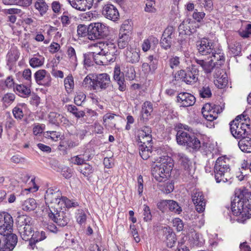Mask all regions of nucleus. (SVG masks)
<instances>
[{
  "mask_svg": "<svg viewBox=\"0 0 251 251\" xmlns=\"http://www.w3.org/2000/svg\"><path fill=\"white\" fill-rule=\"evenodd\" d=\"M71 6L81 11L90 9L93 6L94 0H69Z\"/></svg>",
  "mask_w": 251,
  "mask_h": 251,
  "instance_id": "nucleus-21",
  "label": "nucleus"
},
{
  "mask_svg": "<svg viewBox=\"0 0 251 251\" xmlns=\"http://www.w3.org/2000/svg\"><path fill=\"white\" fill-rule=\"evenodd\" d=\"M48 215L50 220L60 226H66L70 221L69 214L62 211L60 206H51L48 211Z\"/></svg>",
  "mask_w": 251,
  "mask_h": 251,
  "instance_id": "nucleus-7",
  "label": "nucleus"
},
{
  "mask_svg": "<svg viewBox=\"0 0 251 251\" xmlns=\"http://www.w3.org/2000/svg\"><path fill=\"white\" fill-rule=\"evenodd\" d=\"M50 123L56 126L62 125L65 126H69L70 122L65 116L56 112H50L48 116Z\"/></svg>",
  "mask_w": 251,
  "mask_h": 251,
  "instance_id": "nucleus-20",
  "label": "nucleus"
},
{
  "mask_svg": "<svg viewBox=\"0 0 251 251\" xmlns=\"http://www.w3.org/2000/svg\"><path fill=\"white\" fill-rule=\"evenodd\" d=\"M86 95L82 92L78 93L74 98V102L78 106L81 105L82 103L85 100Z\"/></svg>",
  "mask_w": 251,
  "mask_h": 251,
  "instance_id": "nucleus-60",
  "label": "nucleus"
},
{
  "mask_svg": "<svg viewBox=\"0 0 251 251\" xmlns=\"http://www.w3.org/2000/svg\"><path fill=\"white\" fill-rule=\"evenodd\" d=\"M12 113L14 118L17 120H21L24 117V112L21 104L15 107L12 110Z\"/></svg>",
  "mask_w": 251,
  "mask_h": 251,
  "instance_id": "nucleus-53",
  "label": "nucleus"
},
{
  "mask_svg": "<svg viewBox=\"0 0 251 251\" xmlns=\"http://www.w3.org/2000/svg\"><path fill=\"white\" fill-rule=\"evenodd\" d=\"M219 106V105L213 104L211 103H207L205 104L201 110V112L203 117L208 116V112L210 113L211 111H214V108L216 106ZM211 116L209 115L208 118H211Z\"/></svg>",
  "mask_w": 251,
  "mask_h": 251,
  "instance_id": "nucleus-46",
  "label": "nucleus"
},
{
  "mask_svg": "<svg viewBox=\"0 0 251 251\" xmlns=\"http://www.w3.org/2000/svg\"><path fill=\"white\" fill-rule=\"evenodd\" d=\"M125 55L126 61L132 64L138 62L140 60L139 52L136 49L127 48L125 52Z\"/></svg>",
  "mask_w": 251,
  "mask_h": 251,
  "instance_id": "nucleus-26",
  "label": "nucleus"
},
{
  "mask_svg": "<svg viewBox=\"0 0 251 251\" xmlns=\"http://www.w3.org/2000/svg\"><path fill=\"white\" fill-rule=\"evenodd\" d=\"M153 111V106L150 101H145L142 107V116L140 118V121L143 123L147 122L149 117L151 116V113Z\"/></svg>",
  "mask_w": 251,
  "mask_h": 251,
  "instance_id": "nucleus-25",
  "label": "nucleus"
},
{
  "mask_svg": "<svg viewBox=\"0 0 251 251\" xmlns=\"http://www.w3.org/2000/svg\"><path fill=\"white\" fill-rule=\"evenodd\" d=\"M111 81L110 75L106 73L96 74L93 75L92 89L96 92L106 90L111 87Z\"/></svg>",
  "mask_w": 251,
  "mask_h": 251,
  "instance_id": "nucleus-8",
  "label": "nucleus"
},
{
  "mask_svg": "<svg viewBox=\"0 0 251 251\" xmlns=\"http://www.w3.org/2000/svg\"><path fill=\"white\" fill-rule=\"evenodd\" d=\"M173 166L172 158L168 156H164L163 158H160V162H157L152 168V175L156 181H164L166 180L167 176H169Z\"/></svg>",
  "mask_w": 251,
  "mask_h": 251,
  "instance_id": "nucleus-3",
  "label": "nucleus"
},
{
  "mask_svg": "<svg viewBox=\"0 0 251 251\" xmlns=\"http://www.w3.org/2000/svg\"><path fill=\"white\" fill-rule=\"evenodd\" d=\"M223 108H222L221 106H216L214 108V111H211L210 113L208 112V115H210L212 117L208 118L209 116H207V117H203L207 121L212 122L217 119L218 114L221 113L223 111Z\"/></svg>",
  "mask_w": 251,
  "mask_h": 251,
  "instance_id": "nucleus-41",
  "label": "nucleus"
},
{
  "mask_svg": "<svg viewBox=\"0 0 251 251\" xmlns=\"http://www.w3.org/2000/svg\"><path fill=\"white\" fill-rule=\"evenodd\" d=\"M192 135L187 132L179 130L176 135L177 143L180 145L186 146Z\"/></svg>",
  "mask_w": 251,
  "mask_h": 251,
  "instance_id": "nucleus-30",
  "label": "nucleus"
},
{
  "mask_svg": "<svg viewBox=\"0 0 251 251\" xmlns=\"http://www.w3.org/2000/svg\"><path fill=\"white\" fill-rule=\"evenodd\" d=\"M177 159L181 165L186 171V174L192 176L193 173L192 163L189 158L183 153L178 152L176 154Z\"/></svg>",
  "mask_w": 251,
  "mask_h": 251,
  "instance_id": "nucleus-22",
  "label": "nucleus"
},
{
  "mask_svg": "<svg viewBox=\"0 0 251 251\" xmlns=\"http://www.w3.org/2000/svg\"><path fill=\"white\" fill-rule=\"evenodd\" d=\"M113 78L119 86L118 89L122 92L125 91L126 90V86L125 82L124 75H120L117 78Z\"/></svg>",
  "mask_w": 251,
  "mask_h": 251,
  "instance_id": "nucleus-48",
  "label": "nucleus"
},
{
  "mask_svg": "<svg viewBox=\"0 0 251 251\" xmlns=\"http://www.w3.org/2000/svg\"><path fill=\"white\" fill-rule=\"evenodd\" d=\"M76 218L77 223L80 225H82L86 223L87 215L83 210H78Z\"/></svg>",
  "mask_w": 251,
  "mask_h": 251,
  "instance_id": "nucleus-54",
  "label": "nucleus"
},
{
  "mask_svg": "<svg viewBox=\"0 0 251 251\" xmlns=\"http://www.w3.org/2000/svg\"><path fill=\"white\" fill-rule=\"evenodd\" d=\"M151 129L149 126H144L138 131V141L141 145L151 147Z\"/></svg>",
  "mask_w": 251,
  "mask_h": 251,
  "instance_id": "nucleus-12",
  "label": "nucleus"
},
{
  "mask_svg": "<svg viewBox=\"0 0 251 251\" xmlns=\"http://www.w3.org/2000/svg\"><path fill=\"white\" fill-rule=\"evenodd\" d=\"M220 69H216V72L214 75V78H216L214 80V84L219 88L222 89L226 87L227 84V77L226 73L220 75L221 73Z\"/></svg>",
  "mask_w": 251,
  "mask_h": 251,
  "instance_id": "nucleus-23",
  "label": "nucleus"
},
{
  "mask_svg": "<svg viewBox=\"0 0 251 251\" xmlns=\"http://www.w3.org/2000/svg\"><path fill=\"white\" fill-rule=\"evenodd\" d=\"M168 208L171 211L177 214H180L182 211L181 207L176 201L174 200L169 201Z\"/></svg>",
  "mask_w": 251,
  "mask_h": 251,
  "instance_id": "nucleus-45",
  "label": "nucleus"
},
{
  "mask_svg": "<svg viewBox=\"0 0 251 251\" xmlns=\"http://www.w3.org/2000/svg\"><path fill=\"white\" fill-rule=\"evenodd\" d=\"M64 85L66 91L69 93L71 92L74 87V78L72 75H68L64 79Z\"/></svg>",
  "mask_w": 251,
  "mask_h": 251,
  "instance_id": "nucleus-50",
  "label": "nucleus"
},
{
  "mask_svg": "<svg viewBox=\"0 0 251 251\" xmlns=\"http://www.w3.org/2000/svg\"><path fill=\"white\" fill-rule=\"evenodd\" d=\"M17 243L18 237L15 234L3 235L0 239V251H12Z\"/></svg>",
  "mask_w": 251,
  "mask_h": 251,
  "instance_id": "nucleus-9",
  "label": "nucleus"
},
{
  "mask_svg": "<svg viewBox=\"0 0 251 251\" xmlns=\"http://www.w3.org/2000/svg\"><path fill=\"white\" fill-rule=\"evenodd\" d=\"M231 209L233 215L238 216L237 221L244 223L251 217V192L247 189L235 191L231 201Z\"/></svg>",
  "mask_w": 251,
  "mask_h": 251,
  "instance_id": "nucleus-1",
  "label": "nucleus"
},
{
  "mask_svg": "<svg viewBox=\"0 0 251 251\" xmlns=\"http://www.w3.org/2000/svg\"><path fill=\"white\" fill-rule=\"evenodd\" d=\"M176 102L180 103V106L188 107L195 104L196 98L190 93L186 92L180 93L176 97Z\"/></svg>",
  "mask_w": 251,
  "mask_h": 251,
  "instance_id": "nucleus-18",
  "label": "nucleus"
},
{
  "mask_svg": "<svg viewBox=\"0 0 251 251\" xmlns=\"http://www.w3.org/2000/svg\"><path fill=\"white\" fill-rule=\"evenodd\" d=\"M193 62L196 64L198 68V67H201L206 74H210L215 66V64L213 63L214 60H209L208 58L207 59H203L195 57Z\"/></svg>",
  "mask_w": 251,
  "mask_h": 251,
  "instance_id": "nucleus-17",
  "label": "nucleus"
},
{
  "mask_svg": "<svg viewBox=\"0 0 251 251\" xmlns=\"http://www.w3.org/2000/svg\"><path fill=\"white\" fill-rule=\"evenodd\" d=\"M240 149L244 152H251V133L250 135L245 136L238 142Z\"/></svg>",
  "mask_w": 251,
  "mask_h": 251,
  "instance_id": "nucleus-27",
  "label": "nucleus"
},
{
  "mask_svg": "<svg viewBox=\"0 0 251 251\" xmlns=\"http://www.w3.org/2000/svg\"><path fill=\"white\" fill-rule=\"evenodd\" d=\"M102 14L106 18L116 21L119 18V13L117 7L110 3L105 4L102 8Z\"/></svg>",
  "mask_w": 251,
  "mask_h": 251,
  "instance_id": "nucleus-16",
  "label": "nucleus"
},
{
  "mask_svg": "<svg viewBox=\"0 0 251 251\" xmlns=\"http://www.w3.org/2000/svg\"><path fill=\"white\" fill-rule=\"evenodd\" d=\"M99 56L94 55V52H90L88 54H84V62L85 64L88 65V66L91 65V61L90 60L91 58H92L95 63H96V60H98Z\"/></svg>",
  "mask_w": 251,
  "mask_h": 251,
  "instance_id": "nucleus-58",
  "label": "nucleus"
},
{
  "mask_svg": "<svg viewBox=\"0 0 251 251\" xmlns=\"http://www.w3.org/2000/svg\"><path fill=\"white\" fill-rule=\"evenodd\" d=\"M199 53L202 56L210 55L213 52L214 46L213 43L208 39L203 38L197 42Z\"/></svg>",
  "mask_w": 251,
  "mask_h": 251,
  "instance_id": "nucleus-14",
  "label": "nucleus"
},
{
  "mask_svg": "<svg viewBox=\"0 0 251 251\" xmlns=\"http://www.w3.org/2000/svg\"><path fill=\"white\" fill-rule=\"evenodd\" d=\"M151 147L149 146H145L144 145H140L139 146V154L141 157L144 160L148 159L151 153H152V151H151Z\"/></svg>",
  "mask_w": 251,
  "mask_h": 251,
  "instance_id": "nucleus-38",
  "label": "nucleus"
},
{
  "mask_svg": "<svg viewBox=\"0 0 251 251\" xmlns=\"http://www.w3.org/2000/svg\"><path fill=\"white\" fill-rule=\"evenodd\" d=\"M170 67L174 69L178 67L180 64L179 58L177 56H172L169 60Z\"/></svg>",
  "mask_w": 251,
  "mask_h": 251,
  "instance_id": "nucleus-63",
  "label": "nucleus"
},
{
  "mask_svg": "<svg viewBox=\"0 0 251 251\" xmlns=\"http://www.w3.org/2000/svg\"><path fill=\"white\" fill-rule=\"evenodd\" d=\"M167 246L168 248H172L176 242V234L174 232L168 231L166 237Z\"/></svg>",
  "mask_w": 251,
  "mask_h": 251,
  "instance_id": "nucleus-47",
  "label": "nucleus"
},
{
  "mask_svg": "<svg viewBox=\"0 0 251 251\" xmlns=\"http://www.w3.org/2000/svg\"><path fill=\"white\" fill-rule=\"evenodd\" d=\"M77 34L80 37L87 36L88 38V26L83 25H79L77 26Z\"/></svg>",
  "mask_w": 251,
  "mask_h": 251,
  "instance_id": "nucleus-56",
  "label": "nucleus"
},
{
  "mask_svg": "<svg viewBox=\"0 0 251 251\" xmlns=\"http://www.w3.org/2000/svg\"><path fill=\"white\" fill-rule=\"evenodd\" d=\"M172 37H165L162 36L160 40V44L162 48L167 50L169 49L172 44Z\"/></svg>",
  "mask_w": 251,
  "mask_h": 251,
  "instance_id": "nucleus-52",
  "label": "nucleus"
},
{
  "mask_svg": "<svg viewBox=\"0 0 251 251\" xmlns=\"http://www.w3.org/2000/svg\"><path fill=\"white\" fill-rule=\"evenodd\" d=\"M34 7L41 16L44 15L49 9V6L44 0H37L34 3Z\"/></svg>",
  "mask_w": 251,
  "mask_h": 251,
  "instance_id": "nucleus-33",
  "label": "nucleus"
},
{
  "mask_svg": "<svg viewBox=\"0 0 251 251\" xmlns=\"http://www.w3.org/2000/svg\"><path fill=\"white\" fill-rule=\"evenodd\" d=\"M61 204H64L67 208L76 207L78 206L77 202H74L65 197H62L61 200Z\"/></svg>",
  "mask_w": 251,
  "mask_h": 251,
  "instance_id": "nucleus-57",
  "label": "nucleus"
},
{
  "mask_svg": "<svg viewBox=\"0 0 251 251\" xmlns=\"http://www.w3.org/2000/svg\"><path fill=\"white\" fill-rule=\"evenodd\" d=\"M144 220L146 222L150 221L151 220L152 215L151 214L150 207L147 205H144Z\"/></svg>",
  "mask_w": 251,
  "mask_h": 251,
  "instance_id": "nucleus-62",
  "label": "nucleus"
},
{
  "mask_svg": "<svg viewBox=\"0 0 251 251\" xmlns=\"http://www.w3.org/2000/svg\"><path fill=\"white\" fill-rule=\"evenodd\" d=\"M15 96L13 93H7L2 98V101L5 104H10L15 100Z\"/></svg>",
  "mask_w": 251,
  "mask_h": 251,
  "instance_id": "nucleus-61",
  "label": "nucleus"
},
{
  "mask_svg": "<svg viewBox=\"0 0 251 251\" xmlns=\"http://www.w3.org/2000/svg\"><path fill=\"white\" fill-rule=\"evenodd\" d=\"M88 33V39L91 40L100 39V36L98 35V32H97L96 27H94V23H92L89 25Z\"/></svg>",
  "mask_w": 251,
  "mask_h": 251,
  "instance_id": "nucleus-43",
  "label": "nucleus"
},
{
  "mask_svg": "<svg viewBox=\"0 0 251 251\" xmlns=\"http://www.w3.org/2000/svg\"><path fill=\"white\" fill-rule=\"evenodd\" d=\"M17 229L23 240H29L33 232V220L26 215H18L15 219Z\"/></svg>",
  "mask_w": 251,
  "mask_h": 251,
  "instance_id": "nucleus-4",
  "label": "nucleus"
},
{
  "mask_svg": "<svg viewBox=\"0 0 251 251\" xmlns=\"http://www.w3.org/2000/svg\"><path fill=\"white\" fill-rule=\"evenodd\" d=\"M129 34L119 32L118 40V46L120 49H123L127 47L130 41Z\"/></svg>",
  "mask_w": 251,
  "mask_h": 251,
  "instance_id": "nucleus-32",
  "label": "nucleus"
},
{
  "mask_svg": "<svg viewBox=\"0 0 251 251\" xmlns=\"http://www.w3.org/2000/svg\"><path fill=\"white\" fill-rule=\"evenodd\" d=\"M93 82V77H90V75H87L84 79L82 82V86L84 87L88 88L90 90L94 91V89L92 88V83Z\"/></svg>",
  "mask_w": 251,
  "mask_h": 251,
  "instance_id": "nucleus-59",
  "label": "nucleus"
},
{
  "mask_svg": "<svg viewBox=\"0 0 251 251\" xmlns=\"http://www.w3.org/2000/svg\"><path fill=\"white\" fill-rule=\"evenodd\" d=\"M116 53H107L101 54V58L96 60V64L98 65H106L108 63L113 62L116 58Z\"/></svg>",
  "mask_w": 251,
  "mask_h": 251,
  "instance_id": "nucleus-31",
  "label": "nucleus"
},
{
  "mask_svg": "<svg viewBox=\"0 0 251 251\" xmlns=\"http://www.w3.org/2000/svg\"><path fill=\"white\" fill-rule=\"evenodd\" d=\"M44 63V58L40 57L38 58L34 57L29 60V64L32 68L39 67L42 66Z\"/></svg>",
  "mask_w": 251,
  "mask_h": 251,
  "instance_id": "nucleus-49",
  "label": "nucleus"
},
{
  "mask_svg": "<svg viewBox=\"0 0 251 251\" xmlns=\"http://www.w3.org/2000/svg\"><path fill=\"white\" fill-rule=\"evenodd\" d=\"M195 22L190 19H185L178 26L180 34L191 35L197 31Z\"/></svg>",
  "mask_w": 251,
  "mask_h": 251,
  "instance_id": "nucleus-15",
  "label": "nucleus"
},
{
  "mask_svg": "<svg viewBox=\"0 0 251 251\" xmlns=\"http://www.w3.org/2000/svg\"><path fill=\"white\" fill-rule=\"evenodd\" d=\"M83 165H84V168H79L78 170L84 176H88L94 172V169L90 164L86 163L85 162V164Z\"/></svg>",
  "mask_w": 251,
  "mask_h": 251,
  "instance_id": "nucleus-51",
  "label": "nucleus"
},
{
  "mask_svg": "<svg viewBox=\"0 0 251 251\" xmlns=\"http://www.w3.org/2000/svg\"><path fill=\"white\" fill-rule=\"evenodd\" d=\"M186 147L188 149H192L193 151H197L201 148V143L195 136L192 135Z\"/></svg>",
  "mask_w": 251,
  "mask_h": 251,
  "instance_id": "nucleus-35",
  "label": "nucleus"
},
{
  "mask_svg": "<svg viewBox=\"0 0 251 251\" xmlns=\"http://www.w3.org/2000/svg\"><path fill=\"white\" fill-rule=\"evenodd\" d=\"M13 225L12 217L7 213L0 214V234L6 235L11 233Z\"/></svg>",
  "mask_w": 251,
  "mask_h": 251,
  "instance_id": "nucleus-10",
  "label": "nucleus"
},
{
  "mask_svg": "<svg viewBox=\"0 0 251 251\" xmlns=\"http://www.w3.org/2000/svg\"><path fill=\"white\" fill-rule=\"evenodd\" d=\"M230 167L228 161L222 157H219L216 161L214 172L217 183H225L229 180L230 176Z\"/></svg>",
  "mask_w": 251,
  "mask_h": 251,
  "instance_id": "nucleus-5",
  "label": "nucleus"
},
{
  "mask_svg": "<svg viewBox=\"0 0 251 251\" xmlns=\"http://www.w3.org/2000/svg\"><path fill=\"white\" fill-rule=\"evenodd\" d=\"M158 40L153 36H150L148 38L145 39L142 44V50L144 51H147L150 50L151 43H157Z\"/></svg>",
  "mask_w": 251,
  "mask_h": 251,
  "instance_id": "nucleus-40",
  "label": "nucleus"
},
{
  "mask_svg": "<svg viewBox=\"0 0 251 251\" xmlns=\"http://www.w3.org/2000/svg\"><path fill=\"white\" fill-rule=\"evenodd\" d=\"M208 58H211L210 59L214 60L213 63L216 65L221 66L225 62V56L222 50L218 49L217 51L213 50V52L211 53V54L208 56Z\"/></svg>",
  "mask_w": 251,
  "mask_h": 251,
  "instance_id": "nucleus-29",
  "label": "nucleus"
},
{
  "mask_svg": "<svg viewBox=\"0 0 251 251\" xmlns=\"http://www.w3.org/2000/svg\"><path fill=\"white\" fill-rule=\"evenodd\" d=\"M200 97L202 98H208L212 96V92L209 86L205 85L199 89Z\"/></svg>",
  "mask_w": 251,
  "mask_h": 251,
  "instance_id": "nucleus-44",
  "label": "nucleus"
},
{
  "mask_svg": "<svg viewBox=\"0 0 251 251\" xmlns=\"http://www.w3.org/2000/svg\"><path fill=\"white\" fill-rule=\"evenodd\" d=\"M36 207V201L34 199L32 198L25 200L22 204V209L26 211L34 210Z\"/></svg>",
  "mask_w": 251,
  "mask_h": 251,
  "instance_id": "nucleus-37",
  "label": "nucleus"
},
{
  "mask_svg": "<svg viewBox=\"0 0 251 251\" xmlns=\"http://www.w3.org/2000/svg\"><path fill=\"white\" fill-rule=\"evenodd\" d=\"M36 83L40 85L48 86L50 85L51 78L50 74L43 69L39 70L34 74Z\"/></svg>",
  "mask_w": 251,
  "mask_h": 251,
  "instance_id": "nucleus-19",
  "label": "nucleus"
},
{
  "mask_svg": "<svg viewBox=\"0 0 251 251\" xmlns=\"http://www.w3.org/2000/svg\"><path fill=\"white\" fill-rule=\"evenodd\" d=\"M94 27H96L98 35L100 39L103 38L108 35L107 27L100 23H94Z\"/></svg>",
  "mask_w": 251,
  "mask_h": 251,
  "instance_id": "nucleus-36",
  "label": "nucleus"
},
{
  "mask_svg": "<svg viewBox=\"0 0 251 251\" xmlns=\"http://www.w3.org/2000/svg\"><path fill=\"white\" fill-rule=\"evenodd\" d=\"M100 51L97 54L100 56L101 54L115 53L117 52L116 45L110 42H105L100 44Z\"/></svg>",
  "mask_w": 251,
  "mask_h": 251,
  "instance_id": "nucleus-24",
  "label": "nucleus"
},
{
  "mask_svg": "<svg viewBox=\"0 0 251 251\" xmlns=\"http://www.w3.org/2000/svg\"><path fill=\"white\" fill-rule=\"evenodd\" d=\"M31 237L29 240V245L32 247V249H34L36 243L41 241L46 238V235L45 231H36L31 233Z\"/></svg>",
  "mask_w": 251,
  "mask_h": 251,
  "instance_id": "nucleus-28",
  "label": "nucleus"
},
{
  "mask_svg": "<svg viewBox=\"0 0 251 251\" xmlns=\"http://www.w3.org/2000/svg\"><path fill=\"white\" fill-rule=\"evenodd\" d=\"M67 107L68 111L72 113L75 117L77 118L83 117L85 116V113L83 111H78L77 108L75 105H68Z\"/></svg>",
  "mask_w": 251,
  "mask_h": 251,
  "instance_id": "nucleus-42",
  "label": "nucleus"
},
{
  "mask_svg": "<svg viewBox=\"0 0 251 251\" xmlns=\"http://www.w3.org/2000/svg\"><path fill=\"white\" fill-rule=\"evenodd\" d=\"M72 169L69 167H65L62 169L61 174L66 178H71L72 176Z\"/></svg>",
  "mask_w": 251,
  "mask_h": 251,
  "instance_id": "nucleus-64",
  "label": "nucleus"
},
{
  "mask_svg": "<svg viewBox=\"0 0 251 251\" xmlns=\"http://www.w3.org/2000/svg\"><path fill=\"white\" fill-rule=\"evenodd\" d=\"M62 198L61 191L56 188H49L46 190L45 200L46 204H54L55 207H59Z\"/></svg>",
  "mask_w": 251,
  "mask_h": 251,
  "instance_id": "nucleus-11",
  "label": "nucleus"
},
{
  "mask_svg": "<svg viewBox=\"0 0 251 251\" xmlns=\"http://www.w3.org/2000/svg\"><path fill=\"white\" fill-rule=\"evenodd\" d=\"M230 50L234 56H239L241 53V46L239 42H235L230 47Z\"/></svg>",
  "mask_w": 251,
  "mask_h": 251,
  "instance_id": "nucleus-55",
  "label": "nucleus"
},
{
  "mask_svg": "<svg viewBox=\"0 0 251 251\" xmlns=\"http://www.w3.org/2000/svg\"><path fill=\"white\" fill-rule=\"evenodd\" d=\"M251 119L243 112L236 116L234 120L229 123L230 131L232 135L237 139H241L251 133Z\"/></svg>",
  "mask_w": 251,
  "mask_h": 251,
  "instance_id": "nucleus-2",
  "label": "nucleus"
},
{
  "mask_svg": "<svg viewBox=\"0 0 251 251\" xmlns=\"http://www.w3.org/2000/svg\"><path fill=\"white\" fill-rule=\"evenodd\" d=\"M16 90L17 92V94L23 98L28 97L31 93L30 89L23 84L17 85L16 87Z\"/></svg>",
  "mask_w": 251,
  "mask_h": 251,
  "instance_id": "nucleus-39",
  "label": "nucleus"
},
{
  "mask_svg": "<svg viewBox=\"0 0 251 251\" xmlns=\"http://www.w3.org/2000/svg\"><path fill=\"white\" fill-rule=\"evenodd\" d=\"M192 199L199 213L203 212L205 208V200L202 192L194 190L192 193Z\"/></svg>",
  "mask_w": 251,
  "mask_h": 251,
  "instance_id": "nucleus-13",
  "label": "nucleus"
},
{
  "mask_svg": "<svg viewBox=\"0 0 251 251\" xmlns=\"http://www.w3.org/2000/svg\"><path fill=\"white\" fill-rule=\"evenodd\" d=\"M91 159V155L88 154H80L74 156L71 158V162L76 165H82L85 164L87 161H89Z\"/></svg>",
  "mask_w": 251,
  "mask_h": 251,
  "instance_id": "nucleus-34",
  "label": "nucleus"
},
{
  "mask_svg": "<svg viewBox=\"0 0 251 251\" xmlns=\"http://www.w3.org/2000/svg\"><path fill=\"white\" fill-rule=\"evenodd\" d=\"M176 74L177 76H175L176 80L179 78L187 84H193L198 80L199 70L196 65L192 64L186 70L178 71Z\"/></svg>",
  "mask_w": 251,
  "mask_h": 251,
  "instance_id": "nucleus-6",
  "label": "nucleus"
}]
</instances>
